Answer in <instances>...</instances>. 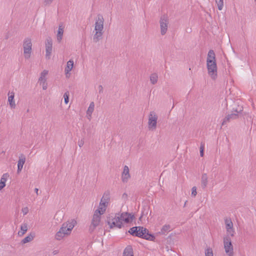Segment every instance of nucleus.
I'll use <instances>...</instances> for the list:
<instances>
[{"mask_svg": "<svg viewBox=\"0 0 256 256\" xmlns=\"http://www.w3.org/2000/svg\"><path fill=\"white\" fill-rule=\"evenodd\" d=\"M76 224V222L74 220H70L64 222L60 230L56 233L55 238L60 240L65 236L70 235Z\"/></svg>", "mask_w": 256, "mask_h": 256, "instance_id": "f257e3e1", "label": "nucleus"}, {"mask_svg": "<svg viewBox=\"0 0 256 256\" xmlns=\"http://www.w3.org/2000/svg\"><path fill=\"white\" fill-rule=\"evenodd\" d=\"M128 232L133 236L141 238L146 240L154 241L155 236L149 233L148 230L142 226H134L130 228Z\"/></svg>", "mask_w": 256, "mask_h": 256, "instance_id": "f03ea898", "label": "nucleus"}, {"mask_svg": "<svg viewBox=\"0 0 256 256\" xmlns=\"http://www.w3.org/2000/svg\"><path fill=\"white\" fill-rule=\"evenodd\" d=\"M107 223L110 228H112L114 227L120 228L122 226V218L119 214H116L114 217H108Z\"/></svg>", "mask_w": 256, "mask_h": 256, "instance_id": "7ed1b4c3", "label": "nucleus"}, {"mask_svg": "<svg viewBox=\"0 0 256 256\" xmlns=\"http://www.w3.org/2000/svg\"><path fill=\"white\" fill-rule=\"evenodd\" d=\"M24 54L26 59H28L30 57L32 52V43L31 39L26 38L23 42Z\"/></svg>", "mask_w": 256, "mask_h": 256, "instance_id": "20e7f679", "label": "nucleus"}, {"mask_svg": "<svg viewBox=\"0 0 256 256\" xmlns=\"http://www.w3.org/2000/svg\"><path fill=\"white\" fill-rule=\"evenodd\" d=\"M242 111V107L238 106V108H236V110L233 108L232 113L230 114H228L224 118L222 122V125H225L228 122H230L232 120L238 118V114Z\"/></svg>", "mask_w": 256, "mask_h": 256, "instance_id": "39448f33", "label": "nucleus"}, {"mask_svg": "<svg viewBox=\"0 0 256 256\" xmlns=\"http://www.w3.org/2000/svg\"><path fill=\"white\" fill-rule=\"evenodd\" d=\"M208 72L211 78L214 80L217 78V66L216 62H206Z\"/></svg>", "mask_w": 256, "mask_h": 256, "instance_id": "423d86ee", "label": "nucleus"}, {"mask_svg": "<svg viewBox=\"0 0 256 256\" xmlns=\"http://www.w3.org/2000/svg\"><path fill=\"white\" fill-rule=\"evenodd\" d=\"M224 245L226 253L228 256H232L234 254V248L230 237L226 236L224 238Z\"/></svg>", "mask_w": 256, "mask_h": 256, "instance_id": "0eeeda50", "label": "nucleus"}, {"mask_svg": "<svg viewBox=\"0 0 256 256\" xmlns=\"http://www.w3.org/2000/svg\"><path fill=\"white\" fill-rule=\"evenodd\" d=\"M99 212L98 211V212H94L93 215L91 224L89 227V232L90 233H92L94 232L96 228L100 224V222L101 217L99 215L97 214V213Z\"/></svg>", "mask_w": 256, "mask_h": 256, "instance_id": "6e6552de", "label": "nucleus"}, {"mask_svg": "<svg viewBox=\"0 0 256 256\" xmlns=\"http://www.w3.org/2000/svg\"><path fill=\"white\" fill-rule=\"evenodd\" d=\"M160 24L161 34L164 35L167 32L168 24V18L166 15L164 14L160 16Z\"/></svg>", "mask_w": 256, "mask_h": 256, "instance_id": "1a4fd4ad", "label": "nucleus"}, {"mask_svg": "<svg viewBox=\"0 0 256 256\" xmlns=\"http://www.w3.org/2000/svg\"><path fill=\"white\" fill-rule=\"evenodd\" d=\"M158 116L156 112H151L148 116V128L150 129H156V126Z\"/></svg>", "mask_w": 256, "mask_h": 256, "instance_id": "9d476101", "label": "nucleus"}, {"mask_svg": "<svg viewBox=\"0 0 256 256\" xmlns=\"http://www.w3.org/2000/svg\"><path fill=\"white\" fill-rule=\"evenodd\" d=\"M104 19L103 16L100 14H98L96 18L94 24V30L102 31L104 29Z\"/></svg>", "mask_w": 256, "mask_h": 256, "instance_id": "9b49d317", "label": "nucleus"}, {"mask_svg": "<svg viewBox=\"0 0 256 256\" xmlns=\"http://www.w3.org/2000/svg\"><path fill=\"white\" fill-rule=\"evenodd\" d=\"M52 50V41L51 38L46 40V57L48 59L50 58V56Z\"/></svg>", "mask_w": 256, "mask_h": 256, "instance_id": "f8f14e48", "label": "nucleus"}, {"mask_svg": "<svg viewBox=\"0 0 256 256\" xmlns=\"http://www.w3.org/2000/svg\"><path fill=\"white\" fill-rule=\"evenodd\" d=\"M226 228L228 232L232 236H234L233 224L230 218L225 220Z\"/></svg>", "mask_w": 256, "mask_h": 256, "instance_id": "ddd939ff", "label": "nucleus"}, {"mask_svg": "<svg viewBox=\"0 0 256 256\" xmlns=\"http://www.w3.org/2000/svg\"><path fill=\"white\" fill-rule=\"evenodd\" d=\"M130 177L128 167L127 166H125L122 174V182L124 183L127 182Z\"/></svg>", "mask_w": 256, "mask_h": 256, "instance_id": "4468645a", "label": "nucleus"}, {"mask_svg": "<svg viewBox=\"0 0 256 256\" xmlns=\"http://www.w3.org/2000/svg\"><path fill=\"white\" fill-rule=\"evenodd\" d=\"M26 156L23 154H20L18 158V170L17 172L18 174H19L24 164L26 162Z\"/></svg>", "mask_w": 256, "mask_h": 256, "instance_id": "2eb2a0df", "label": "nucleus"}, {"mask_svg": "<svg viewBox=\"0 0 256 256\" xmlns=\"http://www.w3.org/2000/svg\"><path fill=\"white\" fill-rule=\"evenodd\" d=\"M122 218V222L124 221L126 223L130 222L133 219L134 216L128 212H122L120 215Z\"/></svg>", "mask_w": 256, "mask_h": 256, "instance_id": "dca6fc26", "label": "nucleus"}, {"mask_svg": "<svg viewBox=\"0 0 256 256\" xmlns=\"http://www.w3.org/2000/svg\"><path fill=\"white\" fill-rule=\"evenodd\" d=\"M216 62V55L213 50H210L208 54L206 62Z\"/></svg>", "mask_w": 256, "mask_h": 256, "instance_id": "f3484780", "label": "nucleus"}, {"mask_svg": "<svg viewBox=\"0 0 256 256\" xmlns=\"http://www.w3.org/2000/svg\"><path fill=\"white\" fill-rule=\"evenodd\" d=\"M8 102H9L10 105L12 108H14L16 107V104L14 101V93L12 92H9L8 94Z\"/></svg>", "mask_w": 256, "mask_h": 256, "instance_id": "a211bd4d", "label": "nucleus"}, {"mask_svg": "<svg viewBox=\"0 0 256 256\" xmlns=\"http://www.w3.org/2000/svg\"><path fill=\"white\" fill-rule=\"evenodd\" d=\"M64 34V28L62 24H60L58 26V29L57 34V40L60 43L61 42L62 38V36Z\"/></svg>", "mask_w": 256, "mask_h": 256, "instance_id": "6ab92c4d", "label": "nucleus"}, {"mask_svg": "<svg viewBox=\"0 0 256 256\" xmlns=\"http://www.w3.org/2000/svg\"><path fill=\"white\" fill-rule=\"evenodd\" d=\"M208 178L206 174H203L201 178V186L202 188H205L208 184Z\"/></svg>", "mask_w": 256, "mask_h": 256, "instance_id": "aec40b11", "label": "nucleus"}, {"mask_svg": "<svg viewBox=\"0 0 256 256\" xmlns=\"http://www.w3.org/2000/svg\"><path fill=\"white\" fill-rule=\"evenodd\" d=\"M73 66H74L73 60H69L67 62L66 66L64 70L66 74V76H67V74H68L72 70V69Z\"/></svg>", "mask_w": 256, "mask_h": 256, "instance_id": "412c9836", "label": "nucleus"}, {"mask_svg": "<svg viewBox=\"0 0 256 256\" xmlns=\"http://www.w3.org/2000/svg\"><path fill=\"white\" fill-rule=\"evenodd\" d=\"M110 192L109 191H106L104 192L100 201L105 203L108 204L110 200Z\"/></svg>", "mask_w": 256, "mask_h": 256, "instance_id": "4be33fe9", "label": "nucleus"}, {"mask_svg": "<svg viewBox=\"0 0 256 256\" xmlns=\"http://www.w3.org/2000/svg\"><path fill=\"white\" fill-rule=\"evenodd\" d=\"M123 256H134L133 250L131 246H128L124 250Z\"/></svg>", "mask_w": 256, "mask_h": 256, "instance_id": "5701e85b", "label": "nucleus"}, {"mask_svg": "<svg viewBox=\"0 0 256 256\" xmlns=\"http://www.w3.org/2000/svg\"><path fill=\"white\" fill-rule=\"evenodd\" d=\"M102 34V31L96 30V33L94 34L93 38L94 42H98L101 39Z\"/></svg>", "mask_w": 256, "mask_h": 256, "instance_id": "b1692460", "label": "nucleus"}, {"mask_svg": "<svg viewBox=\"0 0 256 256\" xmlns=\"http://www.w3.org/2000/svg\"><path fill=\"white\" fill-rule=\"evenodd\" d=\"M35 236L34 233H30L28 236L24 238L21 242L22 244H24L32 241Z\"/></svg>", "mask_w": 256, "mask_h": 256, "instance_id": "393cba45", "label": "nucleus"}, {"mask_svg": "<svg viewBox=\"0 0 256 256\" xmlns=\"http://www.w3.org/2000/svg\"><path fill=\"white\" fill-rule=\"evenodd\" d=\"M150 82L152 84H155L158 80V76L156 73H153L150 76Z\"/></svg>", "mask_w": 256, "mask_h": 256, "instance_id": "a878e982", "label": "nucleus"}, {"mask_svg": "<svg viewBox=\"0 0 256 256\" xmlns=\"http://www.w3.org/2000/svg\"><path fill=\"white\" fill-rule=\"evenodd\" d=\"M94 104L93 102H91L89 107L86 111V114L90 117H91L92 114L94 112Z\"/></svg>", "mask_w": 256, "mask_h": 256, "instance_id": "bb28decb", "label": "nucleus"}, {"mask_svg": "<svg viewBox=\"0 0 256 256\" xmlns=\"http://www.w3.org/2000/svg\"><path fill=\"white\" fill-rule=\"evenodd\" d=\"M170 228L171 226L170 224H165L162 227L160 232L159 233L162 234H164L165 233L170 231Z\"/></svg>", "mask_w": 256, "mask_h": 256, "instance_id": "cd10ccee", "label": "nucleus"}, {"mask_svg": "<svg viewBox=\"0 0 256 256\" xmlns=\"http://www.w3.org/2000/svg\"><path fill=\"white\" fill-rule=\"evenodd\" d=\"M48 74V71L46 70H43L38 80L42 82L44 84H46V80L44 78Z\"/></svg>", "mask_w": 256, "mask_h": 256, "instance_id": "c85d7f7f", "label": "nucleus"}, {"mask_svg": "<svg viewBox=\"0 0 256 256\" xmlns=\"http://www.w3.org/2000/svg\"><path fill=\"white\" fill-rule=\"evenodd\" d=\"M8 176V174H3L2 178L0 179V190H1L2 188H3L5 186V182H6V178H4V176Z\"/></svg>", "mask_w": 256, "mask_h": 256, "instance_id": "c756f323", "label": "nucleus"}, {"mask_svg": "<svg viewBox=\"0 0 256 256\" xmlns=\"http://www.w3.org/2000/svg\"><path fill=\"white\" fill-rule=\"evenodd\" d=\"M20 229L22 231V232H19L18 234L20 236H22L28 230V225L26 224H22L20 226Z\"/></svg>", "mask_w": 256, "mask_h": 256, "instance_id": "7c9ffc66", "label": "nucleus"}, {"mask_svg": "<svg viewBox=\"0 0 256 256\" xmlns=\"http://www.w3.org/2000/svg\"><path fill=\"white\" fill-rule=\"evenodd\" d=\"M106 210L104 208V206H103V208H102L99 206L98 209L96 210L94 212H98V211L99 212L97 213V214L100 216L102 214L104 213Z\"/></svg>", "mask_w": 256, "mask_h": 256, "instance_id": "2f4dec72", "label": "nucleus"}, {"mask_svg": "<svg viewBox=\"0 0 256 256\" xmlns=\"http://www.w3.org/2000/svg\"><path fill=\"white\" fill-rule=\"evenodd\" d=\"M216 2L217 4L218 9L221 10L224 6V0H216Z\"/></svg>", "mask_w": 256, "mask_h": 256, "instance_id": "473e14b6", "label": "nucleus"}, {"mask_svg": "<svg viewBox=\"0 0 256 256\" xmlns=\"http://www.w3.org/2000/svg\"><path fill=\"white\" fill-rule=\"evenodd\" d=\"M69 96L70 92L68 91H66L64 94V103L66 104H68L69 102Z\"/></svg>", "mask_w": 256, "mask_h": 256, "instance_id": "72a5a7b5", "label": "nucleus"}, {"mask_svg": "<svg viewBox=\"0 0 256 256\" xmlns=\"http://www.w3.org/2000/svg\"><path fill=\"white\" fill-rule=\"evenodd\" d=\"M206 256H213L212 250L211 248H208L205 252Z\"/></svg>", "mask_w": 256, "mask_h": 256, "instance_id": "f704fd0d", "label": "nucleus"}, {"mask_svg": "<svg viewBox=\"0 0 256 256\" xmlns=\"http://www.w3.org/2000/svg\"><path fill=\"white\" fill-rule=\"evenodd\" d=\"M197 194L196 192V187L193 186L192 188V196L193 197H195Z\"/></svg>", "mask_w": 256, "mask_h": 256, "instance_id": "c9c22d12", "label": "nucleus"}, {"mask_svg": "<svg viewBox=\"0 0 256 256\" xmlns=\"http://www.w3.org/2000/svg\"><path fill=\"white\" fill-rule=\"evenodd\" d=\"M204 144H201L200 146V156H204Z\"/></svg>", "mask_w": 256, "mask_h": 256, "instance_id": "e433bc0d", "label": "nucleus"}, {"mask_svg": "<svg viewBox=\"0 0 256 256\" xmlns=\"http://www.w3.org/2000/svg\"><path fill=\"white\" fill-rule=\"evenodd\" d=\"M99 206L102 208H103V206H104V208L106 210V208L108 206V204L105 203L104 202H102V201H100V202Z\"/></svg>", "mask_w": 256, "mask_h": 256, "instance_id": "4c0bfd02", "label": "nucleus"}, {"mask_svg": "<svg viewBox=\"0 0 256 256\" xmlns=\"http://www.w3.org/2000/svg\"><path fill=\"white\" fill-rule=\"evenodd\" d=\"M22 212L24 215H26L28 212V208L27 207H25L22 209Z\"/></svg>", "mask_w": 256, "mask_h": 256, "instance_id": "58836bf2", "label": "nucleus"}, {"mask_svg": "<svg viewBox=\"0 0 256 256\" xmlns=\"http://www.w3.org/2000/svg\"><path fill=\"white\" fill-rule=\"evenodd\" d=\"M84 144V139H82V140H78V145L80 147H82V146H83Z\"/></svg>", "mask_w": 256, "mask_h": 256, "instance_id": "ea45409f", "label": "nucleus"}, {"mask_svg": "<svg viewBox=\"0 0 256 256\" xmlns=\"http://www.w3.org/2000/svg\"><path fill=\"white\" fill-rule=\"evenodd\" d=\"M98 92L100 94H102L103 92V87L102 85H100L98 87Z\"/></svg>", "mask_w": 256, "mask_h": 256, "instance_id": "a19ab883", "label": "nucleus"}, {"mask_svg": "<svg viewBox=\"0 0 256 256\" xmlns=\"http://www.w3.org/2000/svg\"><path fill=\"white\" fill-rule=\"evenodd\" d=\"M53 0H44V2L46 3V4H50Z\"/></svg>", "mask_w": 256, "mask_h": 256, "instance_id": "79ce46f5", "label": "nucleus"}, {"mask_svg": "<svg viewBox=\"0 0 256 256\" xmlns=\"http://www.w3.org/2000/svg\"><path fill=\"white\" fill-rule=\"evenodd\" d=\"M34 192H36V195H38L39 194H38V188H34Z\"/></svg>", "mask_w": 256, "mask_h": 256, "instance_id": "37998d69", "label": "nucleus"}, {"mask_svg": "<svg viewBox=\"0 0 256 256\" xmlns=\"http://www.w3.org/2000/svg\"><path fill=\"white\" fill-rule=\"evenodd\" d=\"M43 90H46L47 88L46 86H45V84L43 83V86H42Z\"/></svg>", "mask_w": 256, "mask_h": 256, "instance_id": "c03bdc74", "label": "nucleus"}, {"mask_svg": "<svg viewBox=\"0 0 256 256\" xmlns=\"http://www.w3.org/2000/svg\"><path fill=\"white\" fill-rule=\"evenodd\" d=\"M122 197L123 198H127V194H126V193H124L123 194H122Z\"/></svg>", "mask_w": 256, "mask_h": 256, "instance_id": "a18cd8bd", "label": "nucleus"}, {"mask_svg": "<svg viewBox=\"0 0 256 256\" xmlns=\"http://www.w3.org/2000/svg\"><path fill=\"white\" fill-rule=\"evenodd\" d=\"M187 202L188 201L186 200V202H184V207H185L186 206V204Z\"/></svg>", "mask_w": 256, "mask_h": 256, "instance_id": "49530a36", "label": "nucleus"}, {"mask_svg": "<svg viewBox=\"0 0 256 256\" xmlns=\"http://www.w3.org/2000/svg\"><path fill=\"white\" fill-rule=\"evenodd\" d=\"M256 1V0H255Z\"/></svg>", "mask_w": 256, "mask_h": 256, "instance_id": "de8ad7c7", "label": "nucleus"}]
</instances>
